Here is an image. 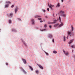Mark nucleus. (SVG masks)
Here are the masks:
<instances>
[{"mask_svg":"<svg viewBox=\"0 0 75 75\" xmlns=\"http://www.w3.org/2000/svg\"><path fill=\"white\" fill-rule=\"evenodd\" d=\"M43 12H45V10H43V9H42V10Z\"/></svg>","mask_w":75,"mask_h":75,"instance_id":"37","label":"nucleus"},{"mask_svg":"<svg viewBox=\"0 0 75 75\" xmlns=\"http://www.w3.org/2000/svg\"><path fill=\"white\" fill-rule=\"evenodd\" d=\"M52 42H54V39H53Z\"/></svg>","mask_w":75,"mask_h":75,"instance_id":"40","label":"nucleus"},{"mask_svg":"<svg viewBox=\"0 0 75 75\" xmlns=\"http://www.w3.org/2000/svg\"><path fill=\"white\" fill-rule=\"evenodd\" d=\"M59 20L60 22H61V17L60 16L59 17Z\"/></svg>","mask_w":75,"mask_h":75,"instance_id":"33","label":"nucleus"},{"mask_svg":"<svg viewBox=\"0 0 75 75\" xmlns=\"http://www.w3.org/2000/svg\"><path fill=\"white\" fill-rule=\"evenodd\" d=\"M61 16H62L63 17H66V14H64V13L63 14H62L61 15Z\"/></svg>","mask_w":75,"mask_h":75,"instance_id":"11","label":"nucleus"},{"mask_svg":"<svg viewBox=\"0 0 75 75\" xmlns=\"http://www.w3.org/2000/svg\"><path fill=\"white\" fill-rule=\"evenodd\" d=\"M22 60L23 61L24 63H25V64H27V62H26V60H25V59H22Z\"/></svg>","mask_w":75,"mask_h":75,"instance_id":"6","label":"nucleus"},{"mask_svg":"<svg viewBox=\"0 0 75 75\" xmlns=\"http://www.w3.org/2000/svg\"><path fill=\"white\" fill-rule=\"evenodd\" d=\"M74 60H75V55H74Z\"/></svg>","mask_w":75,"mask_h":75,"instance_id":"41","label":"nucleus"},{"mask_svg":"<svg viewBox=\"0 0 75 75\" xmlns=\"http://www.w3.org/2000/svg\"><path fill=\"white\" fill-rule=\"evenodd\" d=\"M36 73H37V74H38V72H39L38 71V70H36Z\"/></svg>","mask_w":75,"mask_h":75,"instance_id":"32","label":"nucleus"},{"mask_svg":"<svg viewBox=\"0 0 75 75\" xmlns=\"http://www.w3.org/2000/svg\"><path fill=\"white\" fill-rule=\"evenodd\" d=\"M60 13L61 14V15L62 14H64V11H61L60 12Z\"/></svg>","mask_w":75,"mask_h":75,"instance_id":"21","label":"nucleus"},{"mask_svg":"<svg viewBox=\"0 0 75 75\" xmlns=\"http://www.w3.org/2000/svg\"><path fill=\"white\" fill-rule=\"evenodd\" d=\"M29 68L32 71H33V67H32L31 66H29Z\"/></svg>","mask_w":75,"mask_h":75,"instance_id":"19","label":"nucleus"},{"mask_svg":"<svg viewBox=\"0 0 75 75\" xmlns=\"http://www.w3.org/2000/svg\"><path fill=\"white\" fill-rule=\"evenodd\" d=\"M41 31H45V29H43V30H40Z\"/></svg>","mask_w":75,"mask_h":75,"instance_id":"35","label":"nucleus"},{"mask_svg":"<svg viewBox=\"0 0 75 75\" xmlns=\"http://www.w3.org/2000/svg\"><path fill=\"white\" fill-rule=\"evenodd\" d=\"M71 32L68 31V35H70V36H71Z\"/></svg>","mask_w":75,"mask_h":75,"instance_id":"17","label":"nucleus"},{"mask_svg":"<svg viewBox=\"0 0 75 75\" xmlns=\"http://www.w3.org/2000/svg\"><path fill=\"white\" fill-rule=\"evenodd\" d=\"M6 65H8V63H6Z\"/></svg>","mask_w":75,"mask_h":75,"instance_id":"38","label":"nucleus"},{"mask_svg":"<svg viewBox=\"0 0 75 75\" xmlns=\"http://www.w3.org/2000/svg\"><path fill=\"white\" fill-rule=\"evenodd\" d=\"M38 65L39 66V68H41V69H44V67H43L42 66L39 64H38Z\"/></svg>","mask_w":75,"mask_h":75,"instance_id":"3","label":"nucleus"},{"mask_svg":"<svg viewBox=\"0 0 75 75\" xmlns=\"http://www.w3.org/2000/svg\"><path fill=\"white\" fill-rule=\"evenodd\" d=\"M63 0H62V2H63Z\"/></svg>","mask_w":75,"mask_h":75,"instance_id":"47","label":"nucleus"},{"mask_svg":"<svg viewBox=\"0 0 75 75\" xmlns=\"http://www.w3.org/2000/svg\"><path fill=\"white\" fill-rule=\"evenodd\" d=\"M49 7H50V8L51 9H52V8L53 7H54V6L53 5H52L51 4H50H50H48Z\"/></svg>","mask_w":75,"mask_h":75,"instance_id":"5","label":"nucleus"},{"mask_svg":"<svg viewBox=\"0 0 75 75\" xmlns=\"http://www.w3.org/2000/svg\"><path fill=\"white\" fill-rule=\"evenodd\" d=\"M62 25H63V23H61V24L59 25V27H61V26H62Z\"/></svg>","mask_w":75,"mask_h":75,"instance_id":"18","label":"nucleus"},{"mask_svg":"<svg viewBox=\"0 0 75 75\" xmlns=\"http://www.w3.org/2000/svg\"><path fill=\"white\" fill-rule=\"evenodd\" d=\"M45 53L46 54V55H48V54L47 53V52H45Z\"/></svg>","mask_w":75,"mask_h":75,"instance_id":"36","label":"nucleus"},{"mask_svg":"<svg viewBox=\"0 0 75 75\" xmlns=\"http://www.w3.org/2000/svg\"><path fill=\"white\" fill-rule=\"evenodd\" d=\"M63 51L64 53V54H65V55H66V56H68L69 55V52H68V51H66V52H65V50H63Z\"/></svg>","mask_w":75,"mask_h":75,"instance_id":"1","label":"nucleus"},{"mask_svg":"<svg viewBox=\"0 0 75 75\" xmlns=\"http://www.w3.org/2000/svg\"><path fill=\"white\" fill-rule=\"evenodd\" d=\"M40 17H41V16H40L38 15H36L35 17V18H38V20H42V19L41 18H40Z\"/></svg>","mask_w":75,"mask_h":75,"instance_id":"2","label":"nucleus"},{"mask_svg":"<svg viewBox=\"0 0 75 75\" xmlns=\"http://www.w3.org/2000/svg\"><path fill=\"white\" fill-rule=\"evenodd\" d=\"M8 6H9V4H6L5 5V8H7L8 7Z\"/></svg>","mask_w":75,"mask_h":75,"instance_id":"20","label":"nucleus"},{"mask_svg":"<svg viewBox=\"0 0 75 75\" xmlns=\"http://www.w3.org/2000/svg\"><path fill=\"white\" fill-rule=\"evenodd\" d=\"M58 25H59V24H57L55 25H54V27H58Z\"/></svg>","mask_w":75,"mask_h":75,"instance_id":"13","label":"nucleus"},{"mask_svg":"<svg viewBox=\"0 0 75 75\" xmlns=\"http://www.w3.org/2000/svg\"><path fill=\"white\" fill-rule=\"evenodd\" d=\"M48 24H53V22H49L48 23Z\"/></svg>","mask_w":75,"mask_h":75,"instance_id":"28","label":"nucleus"},{"mask_svg":"<svg viewBox=\"0 0 75 75\" xmlns=\"http://www.w3.org/2000/svg\"><path fill=\"white\" fill-rule=\"evenodd\" d=\"M48 37L50 38H52V35L49 34L48 35Z\"/></svg>","mask_w":75,"mask_h":75,"instance_id":"9","label":"nucleus"},{"mask_svg":"<svg viewBox=\"0 0 75 75\" xmlns=\"http://www.w3.org/2000/svg\"><path fill=\"white\" fill-rule=\"evenodd\" d=\"M47 25L46 24H45V25H44V27H45V28H46L47 27Z\"/></svg>","mask_w":75,"mask_h":75,"instance_id":"26","label":"nucleus"},{"mask_svg":"<svg viewBox=\"0 0 75 75\" xmlns=\"http://www.w3.org/2000/svg\"><path fill=\"white\" fill-rule=\"evenodd\" d=\"M31 21L32 23V24L34 25L35 24V21H34V19H32Z\"/></svg>","mask_w":75,"mask_h":75,"instance_id":"7","label":"nucleus"},{"mask_svg":"<svg viewBox=\"0 0 75 75\" xmlns=\"http://www.w3.org/2000/svg\"><path fill=\"white\" fill-rule=\"evenodd\" d=\"M53 53H54V54H57V51H53Z\"/></svg>","mask_w":75,"mask_h":75,"instance_id":"24","label":"nucleus"},{"mask_svg":"<svg viewBox=\"0 0 75 75\" xmlns=\"http://www.w3.org/2000/svg\"><path fill=\"white\" fill-rule=\"evenodd\" d=\"M6 3L7 4H11V2L9 1H7L6 2Z\"/></svg>","mask_w":75,"mask_h":75,"instance_id":"23","label":"nucleus"},{"mask_svg":"<svg viewBox=\"0 0 75 75\" xmlns=\"http://www.w3.org/2000/svg\"><path fill=\"white\" fill-rule=\"evenodd\" d=\"M56 7H60V4H59V3H58L57 4L56 6Z\"/></svg>","mask_w":75,"mask_h":75,"instance_id":"14","label":"nucleus"},{"mask_svg":"<svg viewBox=\"0 0 75 75\" xmlns=\"http://www.w3.org/2000/svg\"><path fill=\"white\" fill-rule=\"evenodd\" d=\"M14 7V5H13L11 6V8H13Z\"/></svg>","mask_w":75,"mask_h":75,"instance_id":"29","label":"nucleus"},{"mask_svg":"<svg viewBox=\"0 0 75 75\" xmlns=\"http://www.w3.org/2000/svg\"><path fill=\"white\" fill-rule=\"evenodd\" d=\"M18 7H16V8L15 9V11L16 13H17V10H18Z\"/></svg>","mask_w":75,"mask_h":75,"instance_id":"15","label":"nucleus"},{"mask_svg":"<svg viewBox=\"0 0 75 75\" xmlns=\"http://www.w3.org/2000/svg\"><path fill=\"white\" fill-rule=\"evenodd\" d=\"M13 16V13H10L9 16V17H11Z\"/></svg>","mask_w":75,"mask_h":75,"instance_id":"22","label":"nucleus"},{"mask_svg":"<svg viewBox=\"0 0 75 75\" xmlns=\"http://www.w3.org/2000/svg\"><path fill=\"white\" fill-rule=\"evenodd\" d=\"M22 42H23V44H24V45L26 47H27V44H26V43L24 42V41L22 40Z\"/></svg>","mask_w":75,"mask_h":75,"instance_id":"12","label":"nucleus"},{"mask_svg":"<svg viewBox=\"0 0 75 75\" xmlns=\"http://www.w3.org/2000/svg\"><path fill=\"white\" fill-rule=\"evenodd\" d=\"M71 29H72V31H73V26L72 25L71 27Z\"/></svg>","mask_w":75,"mask_h":75,"instance_id":"30","label":"nucleus"},{"mask_svg":"<svg viewBox=\"0 0 75 75\" xmlns=\"http://www.w3.org/2000/svg\"><path fill=\"white\" fill-rule=\"evenodd\" d=\"M42 21H40V23H42Z\"/></svg>","mask_w":75,"mask_h":75,"instance_id":"42","label":"nucleus"},{"mask_svg":"<svg viewBox=\"0 0 75 75\" xmlns=\"http://www.w3.org/2000/svg\"><path fill=\"white\" fill-rule=\"evenodd\" d=\"M73 41H74V40L72 39V40H71L69 42V44H72V43Z\"/></svg>","mask_w":75,"mask_h":75,"instance_id":"8","label":"nucleus"},{"mask_svg":"<svg viewBox=\"0 0 75 75\" xmlns=\"http://www.w3.org/2000/svg\"><path fill=\"white\" fill-rule=\"evenodd\" d=\"M49 27L50 28H52V26H51V25H49Z\"/></svg>","mask_w":75,"mask_h":75,"instance_id":"31","label":"nucleus"},{"mask_svg":"<svg viewBox=\"0 0 75 75\" xmlns=\"http://www.w3.org/2000/svg\"><path fill=\"white\" fill-rule=\"evenodd\" d=\"M46 18H48V16H46Z\"/></svg>","mask_w":75,"mask_h":75,"instance_id":"43","label":"nucleus"},{"mask_svg":"<svg viewBox=\"0 0 75 75\" xmlns=\"http://www.w3.org/2000/svg\"><path fill=\"white\" fill-rule=\"evenodd\" d=\"M18 20H19V21H21V19L20 18H18Z\"/></svg>","mask_w":75,"mask_h":75,"instance_id":"39","label":"nucleus"},{"mask_svg":"<svg viewBox=\"0 0 75 75\" xmlns=\"http://www.w3.org/2000/svg\"><path fill=\"white\" fill-rule=\"evenodd\" d=\"M47 11H49V8H47Z\"/></svg>","mask_w":75,"mask_h":75,"instance_id":"44","label":"nucleus"},{"mask_svg":"<svg viewBox=\"0 0 75 75\" xmlns=\"http://www.w3.org/2000/svg\"><path fill=\"white\" fill-rule=\"evenodd\" d=\"M53 16H54V14H53Z\"/></svg>","mask_w":75,"mask_h":75,"instance_id":"46","label":"nucleus"},{"mask_svg":"<svg viewBox=\"0 0 75 75\" xmlns=\"http://www.w3.org/2000/svg\"><path fill=\"white\" fill-rule=\"evenodd\" d=\"M71 47H72V48H74L75 47V45H72V46H71Z\"/></svg>","mask_w":75,"mask_h":75,"instance_id":"27","label":"nucleus"},{"mask_svg":"<svg viewBox=\"0 0 75 75\" xmlns=\"http://www.w3.org/2000/svg\"><path fill=\"white\" fill-rule=\"evenodd\" d=\"M67 39H68V36H67Z\"/></svg>","mask_w":75,"mask_h":75,"instance_id":"45","label":"nucleus"},{"mask_svg":"<svg viewBox=\"0 0 75 75\" xmlns=\"http://www.w3.org/2000/svg\"><path fill=\"white\" fill-rule=\"evenodd\" d=\"M9 23H11V20H9Z\"/></svg>","mask_w":75,"mask_h":75,"instance_id":"34","label":"nucleus"},{"mask_svg":"<svg viewBox=\"0 0 75 75\" xmlns=\"http://www.w3.org/2000/svg\"><path fill=\"white\" fill-rule=\"evenodd\" d=\"M63 41L64 42H65V41H66V39H65V37L64 36H63Z\"/></svg>","mask_w":75,"mask_h":75,"instance_id":"10","label":"nucleus"},{"mask_svg":"<svg viewBox=\"0 0 75 75\" xmlns=\"http://www.w3.org/2000/svg\"><path fill=\"white\" fill-rule=\"evenodd\" d=\"M20 68L21 69L22 71H23L24 73L25 74H26V72L25 71V70H24V69H23V68L21 67H20Z\"/></svg>","mask_w":75,"mask_h":75,"instance_id":"4","label":"nucleus"},{"mask_svg":"<svg viewBox=\"0 0 75 75\" xmlns=\"http://www.w3.org/2000/svg\"><path fill=\"white\" fill-rule=\"evenodd\" d=\"M12 31H13L14 32H15V31H16V30L14 29H13L12 30Z\"/></svg>","mask_w":75,"mask_h":75,"instance_id":"25","label":"nucleus"},{"mask_svg":"<svg viewBox=\"0 0 75 75\" xmlns=\"http://www.w3.org/2000/svg\"><path fill=\"white\" fill-rule=\"evenodd\" d=\"M57 21H58V20H54V22H53V23L54 24V23H57Z\"/></svg>","mask_w":75,"mask_h":75,"instance_id":"16","label":"nucleus"}]
</instances>
